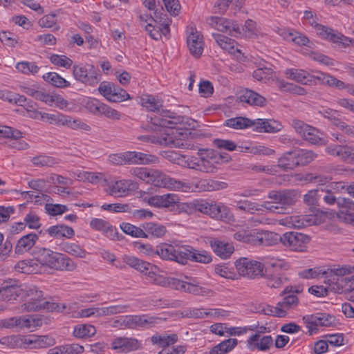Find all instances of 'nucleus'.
Here are the masks:
<instances>
[{
    "label": "nucleus",
    "instance_id": "41",
    "mask_svg": "<svg viewBox=\"0 0 354 354\" xmlns=\"http://www.w3.org/2000/svg\"><path fill=\"white\" fill-rule=\"evenodd\" d=\"M290 220L288 223L295 228H301L306 225H319L322 222L321 218L317 216H310V218H307V216H302L301 218L291 216Z\"/></svg>",
    "mask_w": 354,
    "mask_h": 354
},
{
    "label": "nucleus",
    "instance_id": "44",
    "mask_svg": "<svg viewBox=\"0 0 354 354\" xmlns=\"http://www.w3.org/2000/svg\"><path fill=\"white\" fill-rule=\"evenodd\" d=\"M176 248V247L172 245L161 243L156 246L154 253L157 254L163 260L174 261Z\"/></svg>",
    "mask_w": 354,
    "mask_h": 354
},
{
    "label": "nucleus",
    "instance_id": "52",
    "mask_svg": "<svg viewBox=\"0 0 354 354\" xmlns=\"http://www.w3.org/2000/svg\"><path fill=\"white\" fill-rule=\"evenodd\" d=\"M31 162L35 167H51L59 164V161L58 159L52 156L39 155L32 158Z\"/></svg>",
    "mask_w": 354,
    "mask_h": 354
},
{
    "label": "nucleus",
    "instance_id": "16",
    "mask_svg": "<svg viewBox=\"0 0 354 354\" xmlns=\"http://www.w3.org/2000/svg\"><path fill=\"white\" fill-rule=\"evenodd\" d=\"M337 206L339 208L337 218L341 221L354 225V201L350 198H339Z\"/></svg>",
    "mask_w": 354,
    "mask_h": 354
},
{
    "label": "nucleus",
    "instance_id": "25",
    "mask_svg": "<svg viewBox=\"0 0 354 354\" xmlns=\"http://www.w3.org/2000/svg\"><path fill=\"white\" fill-rule=\"evenodd\" d=\"M209 245L214 252L223 259L230 257L234 251V248L232 243L223 241L218 239H212L210 240Z\"/></svg>",
    "mask_w": 354,
    "mask_h": 354
},
{
    "label": "nucleus",
    "instance_id": "19",
    "mask_svg": "<svg viewBox=\"0 0 354 354\" xmlns=\"http://www.w3.org/2000/svg\"><path fill=\"white\" fill-rule=\"evenodd\" d=\"M268 198L274 201V203L283 207V214L288 207L295 203V194L290 190H272L268 193Z\"/></svg>",
    "mask_w": 354,
    "mask_h": 354
},
{
    "label": "nucleus",
    "instance_id": "63",
    "mask_svg": "<svg viewBox=\"0 0 354 354\" xmlns=\"http://www.w3.org/2000/svg\"><path fill=\"white\" fill-rule=\"evenodd\" d=\"M62 124L67 126L73 129H82L85 131H89L90 127L84 122H82L80 120H73L71 117L63 115Z\"/></svg>",
    "mask_w": 354,
    "mask_h": 354
},
{
    "label": "nucleus",
    "instance_id": "26",
    "mask_svg": "<svg viewBox=\"0 0 354 354\" xmlns=\"http://www.w3.org/2000/svg\"><path fill=\"white\" fill-rule=\"evenodd\" d=\"M178 197L174 194H167L161 196H153L148 198L147 203L151 206L158 208L169 207L178 203Z\"/></svg>",
    "mask_w": 354,
    "mask_h": 354
},
{
    "label": "nucleus",
    "instance_id": "43",
    "mask_svg": "<svg viewBox=\"0 0 354 354\" xmlns=\"http://www.w3.org/2000/svg\"><path fill=\"white\" fill-rule=\"evenodd\" d=\"M227 183L214 180V179H201L198 181L197 187L201 191L212 192L223 189L227 187Z\"/></svg>",
    "mask_w": 354,
    "mask_h": 354
},
{
    "label": "nucleus",
    "instance_id": "20",
    "mask_svg": "<svg viewBox=\"0 0 354 354\" xmlns=\"http://www.w3.org/2000/svg\"><path fill=\"white\" fill-rule=\"evenodd\" d=\"M136 188V183L131 180H120L111 182L108 185V193L111 196L122 197L128 194L130 190Z\"/></svg>",
    "mask_w": 354,
    "mask_h": 354
},
{
    "label": "nucleus",
    "instance_id": "23",
    "mask_svg": "<svg viewBox=\"0 0 354 354\" xmlns=\"http://www.w3.org/2000/svg\"><path fill=\"white\" fill-rule=\"evenodd\" d=\"M198 153L201 156L199 171L206 173L216 172L217 163L214 158V151L200 149Z\"/></svg>",
    "mask_w": 354,
    "mask_h": 354
},
{
    "label": "nucleus",
    "instance_id": "14",
    "mask_svg": "<svg viewBox=\"0 0 354 354\" xmlns=\"http://www.w3.org/2000/svg\"><path fill=\"white\" fill-rule=\"evenodd\" d=\"M165 17H166V15H163L162 13L156 10L153 13V17H151V18L156 23H158L162 26V28L155 27L151 24H148L145 26L146 31H147L150 37L155 40H158L160 38H161L162 33L166 35L169 32V19Z\"/></svg>",
    "mask_w": 354,
    "mask_h": 354
},
{
    "label": "nucleus",
    "instance_id": "49",
    "mask_svg": "<svg viewBox=\"0 0 354 354\" xmlns=\"http://www.w3.org/2000/svg\"><path fill=\"white\" fill-rule=\"evenodd\" d=\"M324 189H316L309 190L304 196V203L309 207H315L319 205V201L324 195Z\"/></svg>",
    "mask_w": 354,
    "mask_h": 354
},
{
    "label": "nucleus",
    "instance_id": "9",
    "mask_svg": "<svg viewBox=\"0 0 354 354\" xmlns=\"http://www.w3.org/2000/svg\"><path fill=\"white\" fill-rule=\"evenodd\" d=\"M270 266L274 270L267 268L266 273L263 274V277L266 279V283L268 287L271 288H278L286 282L288 279L282 273L277 272V270L278 269L288 270V265L283 261L277 260L271 263Z\"/></svg>",
    "mask_w": 354,
    "mask_h": 354
},
{
    "label": "nucleus",
    "instance_id": "1",
    "mask_svg": "<svg viewBox=\"0 0 354 354\" xmlns=\"http://www.w3.org/2000/svg\"><path fill=\"white\" fill-rule=\"evenodd\" d=\"M21 300L25 302L18 308V313L39 311L47 310L48 311L64 312L66 308L64 304L50 302L44 297L43 292L35 286L24 285Z\"/></svg>",
    "mask_w": 354,
    "mask_h": 354
},
{
    "label": "nucleus",
    "instance_id": "29",
    "mask_svg": "<svg viewBox=\"0 0 354 354\" xmlns=\"http://www.w3.org/2000/svg\"><path fill=\"white\" fill-rule=\"evenodd\" d=\"M278 239L279 234L269 231H262L254 234V237L250 238L252 244L257 245H274Z\"/></svg>",
    "mask_w": 354,
    "mask_h": 354
},
{
    "label": "nucleus",
    "instance_id": "60",
    "mask_svg": "<svg viewBox=\"0 0 354 354\" xmlns=\"http://www.w3.org/2000/svg\"><path fill=\"white\" fill-rule=\"evenodd\" d=\"M159 272V268L157 266L149 263L142 274L147 277L150 283L158 286L159 280L161 281L160 278H162L163 277L162 275H160Z\"/></svg>",
    "mask_w": 354,
    "mask_h": 354
},
{
    "label": "nucleus",
    "instance_id": "10",
    "mask_svg": "<svg viewBox=\"0 0 354 354\" xmlns=\"http://www.w3.org/2000/svg\"><path fill=\"white\" fill-rule=\"evenodd\" d=\"M237 272L241 276L250 279L263 277L264 265L257 261L241 258L235 262Z\"/></svg>",
    "mask_w": 354,
    "mask_h": 354
},
{
    "label": "nucleus",
    "instance_id": "22",
    "mask_svg": "<svg viewBox=\"0 0 354 354\" xmlns=\"http://www.w3.org/2000/svg\"><path fill=\"white\" fill-rule=\"evenodd\" d=\"M90 227L97 231L102 232L111 240L118 239V232L111 223L102 218H93L90 222Z\"/></svg>",
    "mask_w": 354,
    "mask_h": 354
},
{
    "label": "nucleus",
    "instance_id": "4",
    "mask_svg": "<svg viewBox=\"0 0 354 354\" xmlns=\"http://www.w3.org/2000/svg\"><path fill=\"white\" fill-rule=\"evenodd\" d=\"M147 183L156 187H165L170 189L188 192L192 189L191 183L185 181H180L171 178L160 171L151 169L150 177Z\"/></svg>",
    "mask_w": 354,
    "mask_h": 354
},
{
    "label": "nucleus",
    "instance_id": "27",
    "mask_svg": "<svg viewBox=\"0 0 354 354\" xmlns=\"http://www.w3.org/2000/svg\"><path fill=\"white\" fill-rule=\"evenodd\" d=\"M55 344V339L50 335H27V348H47Z\"/></svg>",
    "mask_w": 354,
    "mask_h": 354
},
{
    "label": "nucleus",
    "instance_id": "17",
    "mask_svg": "<svg viewBox=\"0 0 354 354\" xmlns=\"http://www.w3.org/2000/svg\"><path fill=\"white\" fill-rule=\"evenodd\" d=\"M303 288L299 286H288L280 293V296H284L282 301L279 302L280 306L287 310L294 308L299 304V299L295 294L301 293Z\"/></svg>",
    "mask_w": 354,
    "mask_h": 354
},
{
    "label": "nucleus",
    "instance_id": "64",
    "mask_svg": "<svg viewBox=\"0 0 354 354\" xmlns=\"http://www.w3.org/2000/svg\"><path fill=\"white\" fill-rule=\"evenodd\" d=\"M129 98L130 96L125 90L113 84L111 93L109 95V101L113 102H120Z\"/></svg>",
    "mask_w": 354,
    "mask_h": 354
},
{
    "label": "nucleus",
    "instance_id": "48",
    "mask_svg": "<svg viewBox=\"0 0 354 354\" xmlns=\"http://www.w3.org/2000/svg\"><path fill=\"white\" fill-rule=\"evenodd\" d=\"M96 333V329L91 324H78L74 327L73 334L77 338H88Z\"/></svg>",
    "mask_w": 354,
    "mask_h": 354
},
{
    "label": "nucleus",
    "instance_id": "5",
    "mask_svg": "<svg viewBox=\"0 0 354 354\" xmlns=\"http://www.w3.org/2000/svg\"><path fill=\"white\" fill-rule=\"evenodd\" d=\"M73 74L76 80L91 86H95L101 80L100 70L89 64H75Z\"/></svg>",
    "mask_w": 354,
    "mask_h": 354
},
{
    "label": "nucleus",
    "instance_id": "34",
    "mask_svg": "<svg viewBox=\"0 0 354 354\" xmlns=\"http://www.w3.org/2000/svg\"><path fill=\"white\" fill-rule=\"evenodd\" d=\"M284 73L288 79L304 85H308L310 77H311L310 73L302 69L288 68Z\"/></svg>",
    "mask_w": 354,
    "mask_h": 354
},
{
    "label": "nucleus",
    "instance_id": "45",
    "mask_svg": "<svg viewBox=\"0 0 354 354\" xmlns=\"http://www.w3.org/2000/svg\"><path fill=\"white\" fill-rule=\"evenodd\" d=\"M193 248L189 245H181L176 247L174 261L185 265L188 261H192Z\"/></svg>",
    "mask_w": 354,
    "mask_h": 354
},
{
    "label": "nucleus",
    "instance_id": "39",
    "mask_svg": "<svg viewBox=\"0 0 354 354\" xmlns=\"http://www.w3.org/2000/svg\"><path fill=\"white\" fill-rule=\"evenodd\" d=\"M163 113H164V115H163V118L162 120V123L160 124V127L170 129V130L167 131L166 133H171L172 131H176V130L183 131L185 132V133L187 135V138L188 137L187 130H183V129H179L174 128V125H176L177 124H180L183 122V118H181L180 116H177V117L171 116L170 115V112L168 111H163Z\"/></svg>",
    "mask_w": 354,
    "mask_h": 354
},
{
    "label": "nucleus",
    "instance_id": "55",
    "mask_svg": "<svg viewBox=\"0 0 354 354\" xmlns=\"http://www.w3.org/2000/svg\"><path fill=\"white\" fill-rule=\"evenodd\" d=\"M128 305L115 304L109 306H104L99 308L100 313L98 317L102 316H111L119 313H123L127 312Z\"/></svg>",
    "mask_w": 354,
    "mask_h": 354
},
{
    "label": "nucleus",
    "instance_id": "15",
    "mask_svg": "<svg viewBox=\"0 0 354 354\" xmlns=\"http://www.w3.org/2000/svg\"><path fill=\"white\" fill-rule=\"evenodd\" d=\"M111 348L117 353H127L141 348L142 344L136 338L118 337L111 342Z\"/></svg>",
    "mask_w": 354,
    "mask_h": 354
},
{
    "label": "nucleus",
    "instance_id": "6",
    "mask_svg": "<svg viewBox=\"0 0 354 354\" xmlns=\"http://www.w3.org/2000/svg\"><path fill=\"white\" fill-rule=\"evenodd\" d=\"M350 273H351V268L344 266L328 269L324 274H326V278H328L330 284L335 283L339 290L348 292L354 288V282L351 279L343 277Z\"/></svg>",
    "mask_w": 354,
    "mask_h": 354
},
{
    "label": "nucleus",
    "instance_id": "47",
    "mask_svg": "<svg viewBox=\"0 0 354 354\" xmlns=\"http://www.w3.org/2000/svg\"><path fill=\"white\" fill-rule=\"evenodd\" d=\"M140 104L148 111L153 112L160 111V109L162 106V100L156 99L154 96L151 95H144L141 97Z\"/></svg>",
    "mask_w": 354,
    "mask_h": 354
},
{
    "label": "nucleus",
    "instance_id": "18",
    "mask_svg": "<svg viewBox=\"0 0 354 354\" xmlns=\"http://www.w3.org/2000/svg\"><path fill=\"white\" fill-rule=\"evenodd\" d=\"M190 32L187 37V44L190 53L195 57H199L203 52V37L195 28H189Z\"/></svg>",
    "mask_w": 354,
    "mask_h": 354
},
{
    "label": "nucleus",
    "instance_id": "36",
    "mask_svg": "<svg viewBox=\"0 0 354 354\" xmlns=\"http://www.w3.org/2000/svg\"><path fill=\"white\" fill-rule=\"evenodd\" d=\"M212 36L216 40V43L224 50H227L231 54H235L236 53H241V50L236 48L235 46L237 43L235 40L227 37V36L213 33Z\"/></svg>",
    "mask_w": 354,
    "mask_h": 354
},
{
    "label": "nucleus",
    "instance_id": "57",
    "mask_svg": "<svg viewBox=\"0 0 354 354\" xmlns=\"http://www.w3.org/2000/svg\"><path fill=\"white\" fill-rule=\"evenodd\" d=\"M207 23L212 28L221 32H227L230 28V21L219 17H211L207 19Z\"/></svg>",
    "mask_w": 354,
    "mask_h": 354
},
{
    "label": "nucleus",
    "instance_id": "8",
    "mask_svg": "<svg viewBox=\"0 0 354 354\" xmlns=\"http://www.w3.org/2000/svg\"><path fill=\"white\" fill-rule=\"evenodd\" d=\"M302 320L308 328V333L310 335L317 333L319 326H333L336 322L334 316L327 313L307 315L303 317Z\"/></svg>",
    "mask_w": 354,
    "mask_h": 354
},
{
    "label": "nucleus",
    "instance_id": "12",
    "mask_svg": "<svg viewBox=\"0 0 354 354\" xmlns=\"http://www.w3.org/2000/svg\"><path fill=\"white\" fill-rule=\"evenodd\" d=\"M280 242L294 251H304L310 238L309 236L297 232H288L279 236Z\"/></svg>",
    "mask_w": 354,
    "mask_h": 354
},
{
    "label": "nucleus",
    "instance_id": "54",
    "mask_svg": "<svg viewBox=\"0 0 354 354\" xmlns=\"http://www.w3.org/2000/svg\"><path fill=\"white\" fill-rule=\"evenodd\" d=\"M61 248L62 251L77 258H84L87 253L85 250L75 243H63L61 245Z\"/></svg>",
    "mask_w": 354,
    "mask_h": 354
},
{
    "label": "nucleus",
    "instance_id": "38",
    "mask_svg": "<svg viewBox=\"0 0 354 354\" xmlns=\"http://www.w3.org/2000/svg\"><path fill=\"white\" fill-rule=\"evenodd\" d=\"M294 151L297 167L306 165L317 158V154L311 150L295 148Z\"/></svg>",
    "mask_w": 354,
    "mask_h": 354
},
{
    "label": "nucleus",
    "instance_id": "3",
    "mask_svg": "<svg viewBox=\"0 0 354 354\" xmlns=\"http://www.w3.org/2000/svg\"><path fill=\"white\" fill-rule=\"evenodd\" d=\"M186 139L185 132L178 130L174 131L171 133H164L161 136L145 135L138 137V140L142 142L175 148L184 147L187 145Z\"/></svg>",
    "mask_w": 354,
    "mask_h": 354
},
{
    "label": "nucleus",
    "instance_id": "24",
    "mask_svg": "<svg viewBox=\"0 0 354 354\" xmlns=\"http://www.w3.org/2000/svg\"><path fill=\"white\" fill-rule=\"evenodd\" d=\"M127 165H150L158 162V158L152 154L138 151H127Z\"/></svg>",
    "mask_w": 354,
    "mask_h": 354
},
{
    "label": "nucleus",
    "instance_id": "40",
    "mask_svg": "<svg viewBox=\"0 0 354 354\" xmlns=\"http://www.w3.org/2000/svg\"><path fill=\"white\" fill-rule=\"evenodd\" d=\"M294 149L284 153L279 159L277 166L284 171L293 170L297 167Z\"/></svg>",
    "mask_w": 354,
    "mask_h": 354
},
{
    "label": "nucleus",
    "instance_id": "50",
    "mask_svg": "<svg viewBox=\"0 0 354 354\" xmlns=\"http://www.w3.org/2000/svg\"><path fill=\"white\" fill-rule=\"evenodd\" d=\"M43 79L53 86L57 88H67L71 85L69 82L66 80L64 77H61L57 73H48L43 75Z\"/></svg>",
    "mask_w": 354,
    "mask_h": 354
},
{
    "label": "nucleus",
    "instance_id": "42",
    "mask_svg": "<svg viewBox=\"0 0 354 354\" xmlns=\"http://www.w3.org/2000/svg\"><path fill=\"white\" fill-rule=\"evenodd\" d=\"M84 347L77 344H66L55 346L48 351V354H81Z\"/></svg>",
    "mask_w": 354,
    "mask_h": 354
},
{
    "label": "nucleus",
    "instance_id": "37",
    "mask_svg": "<svg viewBox=\"0 0 354 354\" xmlns=\"http://www.w3.org/2000/svg\"><path fill=\"white\" fill-rule=\"evenodd\" d=\"M145 230L147 238L149 236L154 238H161L167 232V228L165 225L153 222H147L142 224Z\"/></svg>",
    "mask_w": 354,
    "mask_h": 354
},
{
    "label": "nucleus",
    "instance_id": "56",
    "mask_svg": "<svg viewBox=\"0 0 354 354\" xmlns=\"http://www.w3.org/2000/svg\"><path fill=\"white\" fill-rule=\"evenodd\" d=\"M122 230L127 234L136 238H147L146 233L143 227H137L130 223H122L120 225Z\"/></svg>",
    "mask_w": 354,
    "mask_h": 354
},
{
    "label": "nucleus",
    "instance_id": "13",
    "mask_svg": "<svg viewBox=\"0 0 354 354\" xmlns=\"http://www.w3.org/2000/svg\"><path fill=\"white\" fill-rule=\"evenodd\" d=\"M121 326L126 328L134 329L138 327L145 328L153 326L161 319L156 317L149 316L148 315H127L121 319Z\"/></svg>",
    "mask_w": 354,
    "mask_h": 354
},
{
    "label": "nucleus",
    "instance_id": "61",
    "mask_svg": "<svg viewBox=\"0 0 354 354\" xmlns=\"http://www.w3.org/2000/svg\"><path fill=\"white\" fill-rule=\"evenodd\" d=\"M178 341L176 334H171L168 335H154L151 337L153 344H159L162 347H168L170 344H173Z\"/></svg>",
    "mask_w": 354,
    "mask_h": 354
},
{
    "label": "nucleus",
    "instance_id": "59",
    "mask_svg": "<svg viewBox=\"0 0 354 354\" xmlns=\"http://www.w3.org/2000/svg\"><path fill=\"white\" fill-rule=\"evenodd\" d=\"M17 319V328H30L35 327L41 324V319H36L32 315L16 317Z\"/></svg>",
    "mask_w": 354,
    "mask_h": 354
},
{
    "label": "nucleus",
    "instance_id": "58",
    "mask_svg": "<svg viewBox=\"0 0 354 354\" xmlns=\"http://www.w3.org/2000/svg\"><path fill=\"white\" fill-rule=\"evenodd\" d=\"M315 30L317 35L321 38L329 40L333 43L336 39L337 35L338 34L337 30L322 24H319Z\"/></svg>",
    "mask_w": 354,
    "mask_h": 354
},
{
    "label": "nucleus",
    "instance_id": "46",
    "mask_svg": "<svg viewBox=\"0 0 354 354\" xmlns=\"http://www.w3.org/2000/svg\"><path fill=\"white\" fill-rule=\"evenodd\" d=\"M279 89L282 92H287L294 95H305L307 94L306 88L293 83L277 80Z\"/></svg>",
    "mask_w": 354,
    "mask_h": 354
},
{
    "label": "nucleus",
    "instance_id": "62",
    "mask_svg": "<svg viewBox=\"0 0 354 354\" xmlns=\"http://www.w3.org/2000/svg\"><path fill=\"white\" fill-rule=\"evenodd\" d=\"M335 156L345 161H354V147L348 145H338Z\"/></svg>",
    "mask_w": 354,
    "mask_h": 354
},
{
    "label": "nucleus",
    "instance_id": "32",
    "mask_svg": "<svg viewBox=\"0 0 354 354\" xmlns=\"http://www.w3.org/2000/svg\"><path fill=\"white\" fill-rule=\"evenodd\" d=\"M0 344L9 348H27V335H10L0 339Z\"/></svg>",
    "mask_w": 354,
    "mask_h": 354
},
{
    "label": "nucleus",
    "instance_id": "33",
    "mask_svg": "<svg viewBox=\"0 0 354 354\" xmlns=\"http://www.w3.org/2000/svg\"><path fill=\"white\" fill-rule=\"evenodd\" d=\"M38 236L35 233H30L23 236L15 246V251L17 254H23L30 250L35 244Z\"/></svg>",
    "mask_w": 354,
    "mask_h": 354
},
{
    "label": "nucleus",
    "instance_id": "21",
    "mask_svg": "<svg viewBox=\"0 0 354 354\" xmlns=\"http://www.w3.org/2000/svg\"><path fill=\"white\" fill-rule=\"evenodd\" d=\"M247 347L250 351L259 350L266 351L270 349L273 344L271 335H266L261 337L259 333L250 336L247 340Z\"/></svg>",
    "mask_w": 354,
    "mask_h": 354
},
{
    "label": "nucleus",
    "instance_id": "7",
    "mask_svg": "<svg viewBox=\"0 0 354 354\" xmlns=\"http://www.w3.org/2000/svg\"><path fill=\"white\" fill-rule=\"evenodd\" d=\"M196 209L213 218L223 221H229L233 216L230 209L221 203L203 202L196 205Z\"/></svg>",
    "mask_w": 354,
    "mask_h": 354
},
{
    "label": "nucleus",
    "instance_id": "51",
    "mask_svg": "<svg viewBox=\"0 0 354 354\" xmlns=\"http://www.w3.org/2000/svg\"><path fill=\"white\" fill-rule=\"evenodd\" d=\"M236 339H228L214 346L209 354H225L232 350L237 345Z\"/></svg>",
    "mask_w": 354,
    "mask_h": 354
},
{
    "label": "nucleus",
    "instance_id": "31",
    "mask_svg": "<svg viewBox=\"0 0 354 354\" xmlns=\"http://www.w3.org/2000/svg\"><path fill=\"white\" fill-rule=\"evenodd\" d=\"M184 279L187 283V293L202 296H209L212 295L213 291L209 288L201 286V283L197 278L185 276Z\"/></svg>",
    "mask_w": 354,
    "mask_h": 354
},
{
    "label": "nucleus",
    "instance_id": "30",
    "mask_svg": "<svg viewBox=\"0 0 354 354\" xmlns=\"http://www.w3.org/2000/svg\"><path fill=\"white\" fill-rule=\"evenodd\" d=\"M239 99L241 102L251 106H264L267 103L266 97L250 89L243 91L239 95Z\"/></svg>",
    "mask_w": 354,
    "mask_h": 354
},
{
    "label": "nucleus",
    "instance_id": "35",
    "mask_svg": "<svg viewBox=\"0 0 354 354\" xmlns=\"http://www.w3.org/2000/svg\"><path fill=\"white\" fill-rule=\"evenodd\" d=\"M46 232H48L51 237L55 239H60L63 237L70 239L75 234L73 229L65 225L50 226L46 230Z\"/></svg>",
    "mask_w": 354,
    "mask_h": 354
},
{
    "label": "nucleus",
    "instance_id": "28",
    "mask_svg": "<svg viewBox=\"0 0 354 354\" xmlns=\"http://www.w3.org/2000/svg\"><path fill=\"white\" fill-rule=\"evenodd\" d=\"M24 285H3L0 287V298L4 301H10L21 299Z\"/></svg>",
    "mask_w": 354,
    "mask_h": 354
},
{
    "label": "nucleus",
    "instance_id": "53",
    "mask_svg": "<svg viewBox=\"0 0 354 354\" xmlns=\"http://www.w3.org/2000/svg\"><path fill=\"white\" fill-rule=\"evenodd\" d=\"M255 124V121H252L248 118L243 117H236L230 118L225 121V125L235 129H242L248 127H253Z\"/></svg>",
    "mask_w": 354,
    "mask_h": 354
},
{
    "label": "nucleus",
    "instance_id": "2",
    "mask_svg": "<svg viewBox=\"0 0 354 354\" xmlns=\"http://www.w3.org/2000/svg\"><path fill=\"white\" fill-rule=\"evenodd\" d=\"M35 260L41 266L61 271H73L76 263L66 255L54 252L49 248H41L35 252Z\"/></svg>",
    "mask_w": 354,
    "mask_h": 354
},
{
    "label": "nucleus",
    "instance_id": "11",
    "mask_svg": "<svg viewBox=\"0 0 354 354\" xmlns=\"http://www.w3.org/2000/svg\"><path fill=\"white\" fill-rule=\"evenodd\" d=\"M292 125L296 132L299 134L304 140L310 144L315 145H325L324 140L318 135L319 130L299 120H294Z\"/></svg>",
    "mask_w": 354,
    "mask_h": 354
}]
</instances>
